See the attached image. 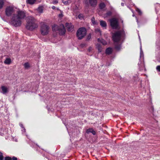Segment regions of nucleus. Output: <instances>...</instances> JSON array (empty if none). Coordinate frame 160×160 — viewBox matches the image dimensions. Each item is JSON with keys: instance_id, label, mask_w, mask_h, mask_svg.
I'll return each instance as SVG.
<instances>
[{"instance_id": "35", "label": "nucleus", "mask_w": 160, "mask_h": 160, "mask_svg": "<svg viewBox=\"0 0 160 160\" xmlns=\"http://www.w3.org/2000/svg\"><path fill=\"white\" fill-rule=\"evenodd\" d=\"M92 50V48L91 47H90L89 48L88 50L89 52H90Z\"/></svg>"}, {"instance_id": "30", "label": "nucleus", "mask_w": 160, "mask_h": 160, "mask_svg": "<svg viewBox=\"0 0 160 160\" xmlns=\"http://www.w3.org/2000/svg\"><path fill=\"white\" fill-rule=\"evenodd\" d=\"M156 68L158 71L160 72V66H158Z\"/></svg>"}, {"instance_id": "32", "label": "nucleus", "mask_w": 160, "mask_h": 160, "mask_svg": "<svg viewBox=\"0 0 160 160\" xmlns=\"http://www.w3.org/2000/svg\"><path fill=\"white\" fill-rule=\"evenodd\" d=\"M137 11L139 13V14H142L141 11L140 9H138L137 10Z\"/></svg>"}, {"instance_id": "6", "label": "nucleus", "mask_w": 160, "mask_h": 160, "mask_svg": "<svg viewBox=\"0 0 160 160\" xmlns=\"http://www.w3.org/2000/svg\"><path fill=\"white\" fill-rule=\"evenodd\" d=\"M86 30L84 28H80L77 31V36L79 39H82L86 35Z\"/></svg>"}, {"instance_id": "37", "label": "nucleus", "mask_w": 160, "mask_h": 160, "mask_svg": "<svg viewBox=\"0 0 160 160\" xmlns=\"http://www.w3.org/2000/svg\"><path fill=\"white\" fill-rule=\"evenodd\" d=\"M19 125L22 128H24L22 124V123H20Z\"/></svg>"}, {"instance_id": "36", "label": "nucleus", "mask_w": 160, "mask_h": 160, "mask_svg": "<svg viewBox=\"0 0 160 160\" xmlns=\"http://www.w3.org/2000/svg\"><path fill=\"white\" fill-rule=\"evenodd\" d=\"M12 159L13 160H17V158L15 157H13L12 158Z\"/></svg>"}, {"instance_id": "5", "label": "nucleus", "mask_w": 160, "mask_h": 160, "mask_svg": "<svg viewBox=\"0 0 160 160\" xmlns=\"http://www.w3.org/2000/svg\"><path fill=\"white\" fill-rule=\"evenodd\" d=\"M123 33L122 31H118L113 33L112 38L113 41L115 42H119L121 38V36Z\"/></svg>"}, {"instance_id": "19", "label": "nucleus", "mask_w": 160, "mask_h": 160, "mask_svg": "<svg viewBox=\"0 0 160 160\" xmlns=\"http://www.w3.org/2000/svg\"><path fill=\"white\" fill-rule=\"evenodd\" d=\"M5 1L4 0H0V9L3 8Z\"/></svg>"}, {"instance_id": "42", "label": "nucleus", "mask_w": 160, "mask_h": 160, "mask_svg": "<svg viewBox=\"0 0 160 160\" xmlns=\"http://www.w3.org/2000/svg\"><path fill=\"white\" fill-rule=\"evenodd\" d=\"M64 3L65 4H66L67 3V2H64Z\"/></svg>"}, {"instance_id": "2", "label": "nucleus", "mask_w": 160, "mask_h": 160, "mask_svg": "<svg viewBox=\"0 0 160 160\" xmlns=\"http://www.w3.org/2000/svg\"><path fill=\"white\" fill-rule=\"evenodd\" d=\"M26 28L30 31H32L38 27L37 21L34 17L31 16H28L27 18Z\"/></svg>"}, {"instance_id": "28", "label": "nucleus", "mask_w": 160, "mask_h": 160, "mask_svg": "<svg viewBox=\"0 0 160 160\" xmlns=\"http://www.w3.org/2000/svg\"><path fill=\"white\" fill-rule=\"evenodd\" d=\"M3 157L2 153L0 152V160H3Z\"/></svg>"}, {"instance_id": "31", "label": "nucleus", "mask_w": 160, "mask_h": 160, "mask_svg": "<svg viewBox=\"0 0 160 160\" xmlns=\"http://www.w3.org/2000/svg\"><path fill=\"white\" fill-rule=\"evenodd\" d=\"M91 38V34L88 35L87 38V39L88 40H89Z\"/></svg>"}, {"instance_id": "16", "label": "nucleus", "mask_w": 160, "mask_h": 160, "mask_svg": "<svg viewBox=\"0 0 160 160\" xmlns=\"http://www.w3.org/2000/svg\"><path fill=\"white\" fill-rule=\"evenodd\" d=\"M112 52V49L111 48H108L106 50V53L107 54H110Z\"/></svg>"}, {"instance_id": "33", "label": "nucleus", "mask_w": 160, "mask_h": 160, "mask_svg": "<svg viewBox=\"0 0 160 160\" xmlns=\"http://www.w3.org/2000/svg\"><path fill=\"white\" fill-rule=\"evenodd\" d=\"M115 48L117 50H119L120 49V46H116Z\"/></svg>"}, {"instance_id": "29", "label": "nucleus", "mask_w": 160, "mask_h": 160, "mask_svg": "<svg viewBox=\"0 0 160 160\" xmlns=\"http://www.w3.org/2000/svg\"><path fill=\"white\" fill-rule=\"evenodd\" d=\"M5 160H12V158L9 157H7L5 158Z\"/></svg>"}, {"instance_id": "27", "label": "nucleus", "mask_w": 160, "mask_h": 160, "mask_svg": "<svg viewBox=\"0 0 160 160\" xmlns=\"http://www.w3.org/2000/svg\"><path fill=\"white\" fill-rule=\"evenodd\" d=\"M78 18L81 19H82L83 17V15L82 14H79L78 16Z\"/></svg>"}, {"instance_id": "18", "label": "nucleus", "mask_w": 160, "mask_h": 160, "mask_svg": "<svg viewBox=\"0 0 160 160\" xmlns=\"http://www.w3.org/2000/svg\"><path fill=\"white\" fill-rule=\"evenodd\" d=\"M23 65L26 69H28L30 67V64L28 62L25 63Z\"/></svg>"}, {"instance_id": "15", "label": "nucleus", "mask_w": 160, "mask_h": 160, "mask_svg": "<svg viewBox=\"0 0 160 160\" xmlns=\"http://www.w3.org/2000/svg\"><path fill=\"white\" fill-rule=\"evenodd\" d=\"M100 25L103 28H106L107 26V23L106 22L102 20L100 21Z\"/></svg>"}, {"instance_id": "13", "label": "nucleus", "mask_w": 160, "mask_h": 160, "mask_svg": "<svg viewBox=\"0 0 160 160\" xmlns=\"http://www.w3.org/2000/svg\"><path fill=\"white\" fill-rule=\"evenodd\" d=\"M37 10L40 13H42L43 12V7L42 6H39L37 9Z\"/></svg>"}, {"instance_id": "9", "label": "nucleus", "mask_w": 160, "mask_h": 160, "mask_svg": "<svg viewBox=\"0 0 160 160\" xmlns=\"http://www.w3.org/2000/svg\"><path fill=\"white\" fill-rule=\"evenodd\" d=\"M88 2L91 6L95 7L97 5V0H87L86 3L88 4Z\"/></svg>"}, {"instance_id": "40", "label": "nucleus", "mask_w": 160, "mask_h": 160, "mask_svg": "<svg viewBox=\"0 0 160 160\" xmlns=\"http://www.w3.org/2000/svg\"><path fill=\"white\" fill-rule=\"evenodd\" d=\"M52 9H54L55 8V7L54 6H53L52 7Z\"/></svg>"}, {"instance_id": "17", "label": "nucleus", "mask_w": 160, "mask_h": 160, "mask_svg": "<svg viewBox=\"0 0 160 160\" xmlns=\"http://www.w3.org/2000/svg\"><path fill=\"white\" fill-rule=\"evenodd\" d=\"M96 48L98 49L99 52H101L102 51V48L101 45L99 44H97L96 45Z\"/></svg>"}, {"instance_id": "34", "label": "nucleus", "mask_w": 160, "mask_h": 160, "mask_svg": "<svg viewBox=\"0 0 160 160\" xmlns=\"http://www.w3.org/2000/svg\"><path fill=\"white\" fill-rule=\"evenodd\" d=\"M91 133H92L93 135H95L96 134L95 131H94L93 129Z\"/></svg>"}, {"instance_id": "1", "label": "nucleus", "mask_w": 160, "mask_h": 160, "mask_svg": "<svg viewBox=\"0 0 160 160\" xmlns=\"http://www.w3.org/2000/svg\"><path fill=\"white\" fill-rule=\"evenodd\" d=\"M25 17V13L24 12L22 11H18L16 14H13L12 16L9 23L16 27H19L22 24L21 20Z\"/></svg>"}, {"instance_id": "21", "label": "nucleus", "mask_w": 160, "mask_h": 160, "mask_svg": "<svg viewBox=\"0 0 160 160\" xmlns=\"http://www.w3.org/2000/svg\"><path fill=\"white\" fill-rule=\"evenodd\" d=\"M91 21L93 25H97L98 23L97 22L95 21V18L93 17L92 18Z\"/></svg>"}, {"instance_id": "7", "label": "nucleus", "mask_w": 160, "mask_h": 160, "mask_svg": "<svg viewBox=\"0 0 160 160\" xmlns=\"http://www.w3.org/2000/svg\"><path fill=\"white\" fill-rule=\"evenodd\" d=\"M5 14L7 17L12 16L13 14H16L15 12V10L12 6H8L5 9Z\"/></svg>"}, {"instance_id": "24", "label": "nucleus", "mask_w": 160, "mask_h": 160, "mask_svg": "<svg viewBox=\"0 0 160 160\" xmlns=\"http://www.w3.org/2000/svg\"><path fill=\"white\" fill-rule=\"evenodd\" d=\"M93 129L92 128H89L88 129H87L86 131V132L87 133H91L93 130Z\"/></svg>"}, {"instance_id": "3", "label": "nucleus", "mask_w": 160, "mask_h": 160, "mask_svg": "<svg viewBox=\"0 0 160 160\" xmlns=\"http://www.w3.org/2000/svg\"><path fill=\"white\" fill-rule=\"evenodd\" d=\"M52 30L58 32L60 35H63L66 32V30L63 25L60 24L59 26L54 25L52 27Z\"/></svg>"}, {"instance_id": "38", "label": "nucleus", "mask_w": 160, "mask_h": 160, "mask_svg": "<svg viewBox=\"0 0 160 160\" xmlns=\"http://www.w3.org/2000/svg\"><path fill=\"white\" fill-rule=\"evenodd\" d=\"M58 3V2L56 0L54 1H53V3L54 4H56Z\"/></svg>"}, {"instance_id": "26", "label": "nucleus", "mask_w": 160, "mask_h": 160, "mask_svg": "<svg viewBox=\"0 0 160 160\" xmlns=\"http://www.w3.org/2000/svg\"><path fill=\"white\" fill-rule=\"evenodd\" d=\"M112 12L111 11L108 12L106 14V17H108L112 15Z\"/></svg>"}, {"instance_id": "4", "label": "nucleus", "mask_w": 160, "mask_h": 160, "mask_svg": "<svg viewBox=\"0 0 160 160\" xmlns=\"http://www.w3.org/2000/svg\"><path fill=\"white\" fill-rule=\"evenodd\" d=\"M49 27L45 23L42 22L40 25V31L42 35H47L49 31Z\"/></svg>"}, {"instance_id": "23", "label": "nucleus", "mask_w": 160, "mask_h": 160, "mask_svg": "<svg viewBox=\"0 0 160 160\" xmlns=\"http://www.w3.org/2000/svg\"><path fill=\"white\" fill-rule=\"evenodd\" d=\"M95 32L97 33H98V34H99L100 35H101V32L100 29L98 28L96 29Z\"/></svg>"}, {"instance_id": "39", "label": "nucleus", "mask_w": 160, "mask_h": 160, "mask_svg": "<svg viewBox=\"0 0 160 160\" xmlns=\"http://www.w3.org/2000/svg\"><path fill=\"white\" fill-rule=\"evenodd\" d=\"M23 130H22V131H23V132H25L26 131V129H25V128H23Z\"/></svg>"}, {"instance_id": "10", "label": "nucleus", "mask_w": 160, "mask_h": 160, "mask_svg": "<svg viewBox=\"0 0 160 160\" xmlns=\"http://www.w3.org/2000/svg\"><path fill=\"white\" fill-rule=\"evenodd\" d=\"M66 27L68 31L72 32L74 30V26L71 23H66Z\"/></svg>"}, {"instance_id": "41", "label": "nucleus", "mask_w": 160, "mask_h": 160, "mask_svg": "<svg viewBox=\"0 0 160 160\" xmlns=\"http://www.w3.org/2000/svg\"><path fill=\"white\" fill-rule=\"evenodd\" d=\"M121 5H122V6H124V3H121Z\"/></svg>"}, {"instance_id": "8", "label": "nucleus", "mask_w": 160, "mask_h": 160, "mask_svg": "<svg viewBox=\"0 0 160 160\" xmlns=\"http://www.w3.org/2000/svg\"><path fill=\"white\" fill-rule=\"evenodd\" d=\"M110 26L114 29H117L119 27L118 20L116 18H113L109 20Z\"/></svg>"}, {"instance_id": "20", "label": "nucleus", "mask_w": 160, "mask_h": 160, "mask_svg": "<svg viewBox=\"0 0 160 160\" xmlns=\"http://www.w3.org/2000/svg\"><path fill=\"white\" fill-rule=\"evenodd\" d=\"M106 6L105 4L104 3L102 2L99 5V8L101 9H103Z\"/></svg>"}, {"instance_id": "14", "label": "nucleus", "mask_w": 160, "mask_h": 160, "mask_svg": "<svg viewBox=\"0 0 160 160\" xmlns=\"http://www.w3.org/2000/svg\"><path fill=\"white\" fill-rule=\"evenodd\" d=\"M11 62V60L10 58H7L4 61V63L6 64L9 65Z\"/></svg>"}, {"instance_id": "11", "label": "nucleus", "mask_w": 160, "mask_h": 160, "mask_svg": "<svg viewBox=\"0 0 160 160\" xmlns=\"http://www.w3.org/2000/svg\"><path fill=\"white\" fill-rule=\"evenodd\" d=\"M2 91L1 92L3 94H5L8 92V88L4 86H2L1 87Z\"/></svg>"}, {"instance_id": "22", "label": "nucleus", "mask_w": 160, "mask_h": 160, "mask_svg": "<svg viewBox=\"0 0 160 160\" xmlns=\"http://www.w3.org/2000/svg\"><path fill=\"white\" fill-rule=\"evenodd\" d=\"M36 0H27V2L30 4H33Z\"/></svg>"}, {"instance_id": "25", "label": "nucleus", "mask_w": 160, "mask_h": 160, "mask_svg": "<svg viewBox=\"0 0 160 160\" xmlns=\"http://www.w3.org/2000/svg\"><path fill=\"white\" fill-rule=\"evenodd\" d=\"M143 52L142 51V49L141 47L140 57V58H141L142 57V58H143Z\"/></svg>"}, {"instance_id": "12", "label": "nucleus", "mask_w": 160, "mask_h": 160, "mask_svg": "<svg viewBox=\"0 0 160 160\" xmlns=\"http://www.w3.org/2000/svg\"><path fill=\"white\" fill-rule=\"evenodd\" d=\"M98 42H100L103 45H105L107 44V43L105 40L102 39L98 38Z\"/></svg>"}]
</instances>
